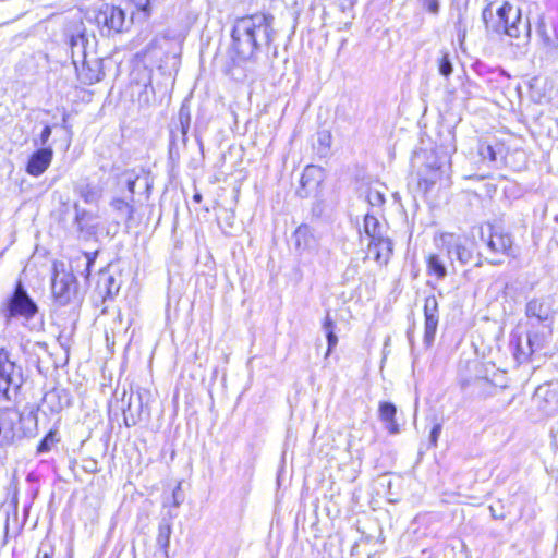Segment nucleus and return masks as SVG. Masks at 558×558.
Returning <instances> with one entry per match:
<instances>
[{"mask_svg":"<svg viewBox=\"0 0 558 558\" xmlns=\"http://www.w3.org/2000/svg\"><path fill=\"white\" fill-rule=\"evenodd\" d=\"M323 181V170L320 167L311 165L307 166L300 179L301 186L303 189H317Z\"/></svg>","mask_w":558,"mask_h":558,"instance_id":"nucleus-28","label":"nucleus"},{"mask_svg":"<svg viewBox=\"0 0 558 558\" xmlns=\"http://www.w3.org/2000/svg\"><path fill=\"white\" fill-rule=\"evenodd\" d=\"M81 68L75 65L80 81L85 85H93L105 76L102 60L100 58L82 59Z\"/></svg>","mask_w":558,"mask_h":558,"instance_id":"nucleus-17","label":"nucleus"},{"mask_svg":"<svg viewBox=\"0 0 558 558\" xmlns=\"http://www.w3.org/2000/svg\"><path fill=\"white\" fill-rule=\"evenodd\" d=\"M75 192L86 204L96 205L102 198L104 189L99 184L83 182L75 187Z\"/></svg>","mask_w":558,"mask_h":558,"instance_id":"nucleus-24","label":"nucleus"},{"mask_svg":"<svg viewBox=\"0 0 558 558\" xmlns=\"http://www.w3.org/2000/svg\"><path fill=\"white\" fill-rule=\"evenodd\" d=\"M59 441L56 430H49L37 446V454H44L51 451L52 447Z\"/></svg>","mask_w":558,"mask_h":558,"instance_id":"nucleus-36","label":"nucleus"},{"mask_svg":"<svg viewBox=\"0 0 558 558\" xmlns=\"http://www.w3.org/2000/svg\"><path fill=\"white\" fill-rule=\"evenodd\" d=\"M322 328H323V330L325 332V336H326V339H327L326 356H328L329 354H331V352L333 351V349L338 344V337L336 335V323L330 317V312L329 311H327V313H326V316H325V319L323 322Z\"/></svg>","mask_w":558,"mask_h":558,"instance_id":"nucleus-30","label":"nucleus"},{"mask_svg":"<svg viewBox=\"0 0 558 558\" xmlns=\"http://www.w3.org/2000/svg\"><path fill=\"white\" fill-rule=\"evenodd\" d=\"M525 340H526V345L529 347V351L521 352L523 359H530L532 354L542 350L545 344V336L538 331L527 332Z\"/></svg>","mask_w":558,"mask_h":558,"instance_id":"nucleus-31","label":"nucleus"},{"mask_svg":"<svg viewBox=\"0 0 558 558\" xmlns=\"http://www.w3.org/2000/svg\"><path fill=\"white\" fill-rule=\"evenodd\" d=\"M132 3L138 13L142 15L143 20H147L151 15V5L150 0H128Z\"/></svg>","mask_w":558,"mask_h":558,"instance_id":"nucleus-37","label":"nucleus"},{"mask_svg":"<svg viewBox=\"0 0 558 558\" xmlns=\"http://www.w3.org/2000/svg\"><path fill=\"white\" fill-rule=\"evenodd\" d=\"M379 417L386 424L389 434L396 435L400 432L399 424L396 421L397 407L389 401L379 403Z\"/></svg>","mask_w":558,"mask_h":558,"instance_id":"nucleus-23","label":"nucleus"},{"mask_svg":"<svg viewBox=\"0 0 558 558\" xmlns=\"http://www.w3.org/2000/svg\"><path fill=\"white\" fill-rule=\"evenodd\" d=\"M120 282L108 271H102L99 275L97 289L104 295V299H113L120 291Z\"/></svg>","mask_w":558,"mask_h":558,"instance_id":"nucleus-25","label":"nucleus"},{"mask_svg":"<svg viewBox=\"0 0 558 558\" xmlns=\"http://www.w3.org/2000/svg\"><path fill=\"white\" fill-rule=\"evenodd\" d=\"M550 314L549 307L542 299H532L526 303L525 315L529 318H535L538 323L548 320Z\"/></svg>","mask_w":558,"mask_h":558,"instance_id":"nucleus-27","label":"nucleus"},{"mask_svg":"<svg viewBox=\"0 0 558 558\" xmlns=\"http://www.w3.org/2000/svg\"><path fill=\"white\" fill-rule=\"evenodd\" d=\"M450 241H445L449 256H454L462 265L472 260L473 251L466 245V241L449 235Z\"/></svg>","mask_w":558,"mask_h":558,"instance_id":"nucleus-22","label":"nucleus"},{"mask_svg":"<svg viewBox=\"0 0 558 558\" xmlns=\"http://www.w3.org/2000/svg\"><path fill=\"white\" fill-rule=\"evenodd\" d=\"M480 154L484 159H488L492 162H495L497 159L496 151L490 145L482 147L480 149Z\"/></svg>","mask_w":558,"mask_h":558,"instance_id":"nucleus-43","label":"nucleus"},{"mask_svg":"<svg viewBox=\"0 0 558 558\" xmlns=\"http://www.w3.org/2000/svg\"><path fill=\"white\" fill-rule=\"evenodd\" d=\"M23 384L22 367L11 361L10 353L0 348V399L11 400Z\"/></svg>","mask_w":558,"mask_h":558,"instance_id":"nucleus-6","label":"nucleus"},{"mask_svg":"<svg viewBox=\"0 0 558 558\" xmlns=\"http://www.w3.org/2000/svg\"><path fill=\"white\" fill-rule=\"evenodd\" d=\"M39 306L29 295L21 279H19L12 292L0 304V316L9 326L13 322L26 325L38 314Z\"/></svg>","mask_w":558,"mask_h":558,"instance_id":"nucleus-3","label":"nucleus"},{"mask_svg":"<svg viewBox=\"0 0 558 558\" xmlns=\"http://www.w3.org/2000/svg\"><path fill=\"white\" fill-rule=\"evenodd\" d=\"M408 338H409V341L411 342L412 341V333H411V331H408Z\"/></svg>","mask_w":558,"mask_h":558,"instance_id":"nucleus-59","label":"nucleus"},{"mask_svg":"<svg viewBox=\"0 0 558 558\" xmlns=\"http://www.w3.org/2000/svg\"><path fill=\"white\" fill-rule=\"evenodd\" d=\"M357 0H343V2L340 4L341 11L345 12L347 9L352 10L355 5Z\"/></svg>","mask_w":558,"mask_h":558,"instance_id":"nucleus-52","label":"nucleus"},{"mask_svg":"<svg viewBox=\"0 0 558 558\" xmlns=\"http://www.w3.org/2000/svg\"><path fill=\"white\" fill-rule=\"evenodd\" d=\"M533 400L545 415H556L558 413V380L538 386Z\"/></svg>","mask_w":558,"mask_h":558,"instance_id":"nucleus-11","label":"nucleus"},{"mask_svg":"<svg viewBox=\"0 0 558 558\" xmlns=\"http://www.w3.org/2000/svg\"><path fill=\"white\" fill-rule=\"evenodd\" d=\"M444 162L438 159L435 154H430L427 157V162L418 173V187L424 192L428 193L438 180L441 179L444 173Z\"/></svg>","mask_w":558,"mask_h":558,"instance_id":"nucleus-14","label":"nucleus"},{"mask_svg":"<svg viewBox=\"0 0 558 558\" xmlns=\"http://www.w3.org/2000/svg\"><path fill=\"white\" fill-rule=\"evenodd\" d=\"M53 157L51 147H40L35 150L26 165V172L32 177H39L50 166Z\"/></svg>","mask_w":558,"mask_h":558,"instance_id":"nucleus-18","label":"nucleus"},{"mask_svg":"<svg viewBox=\"0 0 558 558\" xmlns=\"http://www.w3.org/2000/svg\"><path fill=\"white\" fill-rule=\"evenodd\" d=\"M438 72L445 78H448L453 72V65L449 52L440 51V57L437 59Z\"/></svg>","mask_w":558,"mask_h":558,"instance_id":"nucleus-35","label":"nucleus"},{"mask_svg":"<svg viewBox=\"0 0 558 558\" xmlns=\"http://www.w3.org/2000/svg\"><path fill=\"white\" fill-rule=\"evenodd\" d=\"M191 126V108L187 100H184L179 109L178 117L170 125V129L180 133V143L183 147L187 143V133Z\"/></svg>","mask_w":558,"mask_h":558,"instance_id":"nucleus-20","label":"nucleus"},{"mask_svg":"<svg viewBox=\"0 0 558 558\" xmlns=\"http://www.w3.org/2000/svg\"><path fill=\"white\" fill-rule=\"evenodd\" d=\"M357 272V266L356 265H349L347 270L343 274V277L345 280H348L351 277H354V275Z\"/></svg>","mask_w":558,"mask_h":558,"instance_id":"nucleus-50","label":"nucleus"},{"mask_svg":"<svg viewBox=\"0 0 558 558\" xmlns=\"http://www.w3.org/2000/svg\"><path fill=\"white\" fill-rule=\"evenodd\" d=\"M462 20H463L462 15L460 14L459 19H458V22L456 24V28H457V32H458V38L459 39H464L465 35H466V27H465V25H463Z\"/></svg>","mask_w":558,"mask_h":558,"instance_id":"nucleus-48","label":"nucleus"},{"mask_svg":"<svg viewBox=\"0 0 558 558\" xmlns=\"http://www.w3.org/2000/svg\"><path fill=\"white\" fill-rule=\"evenodd\" d=\"M51 133H52L51 126L45 125L44 129L41 130L38 138H34L35 146L47 147L46 144L49 141Z\"/></svg>","mask_w":558,"mask_h":558,"instance_id":"nucleus-41","label":"nucleus"},{"mask_svg":"<svg viewBox=\"0 0 558 558\" xmlns=\"http://www.w3.org/2000/svg\"><path fill=\"white\" fill-rule=\"evenodd\" d=\"M96 465H97L96 461H90L89 465L85 466V470L88 471V472L94 473V472L97 471Z\"/></svg>","mask_w":558,"mask_h":558,"instance_id":"nucleus-54","label":"nucleus"},{"mask_svg":"<svg viewBox=\"0 0 558 558\" xmlns=\"http://www.w3.org/2000/svg\"><path fill=\"white\" fill-rule=\"evenodd\" d=\"M172 533V524L169 519L163 518L158 525L157 546L161 549L166 557L169 556L170 537Z\"/></svg>","mask_w":558,"mask_h":558,"instance_id":"nucleus-29","label":"nucleus"},{"mask_svg":"<svg viewBox=\"0 0 558 558\" xmlns=\"http://www.w3.org/2000/svg\"><path fill=\"white\" fill-rule=\"evenodd\" d=\"M481 239L485 242L486 247L490 253L495 255L501 254L508 257H515L513 238L502 228L488 225L487 236H485V232L482 230Z\"/></svg>","mask_w":558,"mask_h":558,"instance_id":"nucleus-7","label":"nucleus"},{"mask_svg":"<svg viewBox=\"0 0 558 558\" xmlns=\"http://www.w3.org/2000/svg\"><path fill=\"white\" fill-rule=\"evenodd\" d=\"M482 20L488 35H507L510 38L530 40V19H523L521 9L508 1L496 10H494V3L487 4L482 11Z\"/></svg>","mask_w":558,"mask_h":558,"instance_id":"nucleus-2","label":"nucleus"},{"mask_svg":"<svg viewBox=\"0 0 558 558\" xmlns=\"http://www.w3.org/2000/svg\"><path fill=\"white\" fill-rule=\"evenodd\" d=\"M318 141H319V143L322 145L329 146V144H330V134L329 133H322V134H319Z\"/></svg>","mask_w":558,"mask_h":558,"instance_id":"nucleus-53","label":"nucleus"},{"mask_svg":"<svg viewBox=\"0 0 558 558\" xmlns=\"http://www.w3.org/2000/svg\"><path fill=\"white\" fill-rule=\"evenodd\" d=\"M441 429H442V426H441L440 423H436L432 427V430L429 433V442H430L432 446H436L437 445V441H438V438L440 436Z\"/></svg>","mask_w":558,"mask_h":558,"instance_id":"nucleus-44","label":"nucleus"},{"mask_svg":"<svg viewBox=\"0 0 558 558\" xmlns=\"http://www.w3.org/2000/svg\"><path fill=\"white\" fill-rule=\"evenodd\" d=\"M295 247L300 251L313 250L317 245L316 238L307 225H301L294 234Z\"/></svg>","mask_w":558,"mask_h":558,"instance_id":"nucleus-26","label":"nucleus"},{"mask_svg":"<svg viewBox=\"0 0 558 558\" xmlns=\"http://www.w3.org/2000/svg\"><path fill=\"white\" fill-rule=\"evenodd\" d=\"M427 272L429 275H435L439 280L444 279L447 276V267L439 255L430 254L428 256Z\"/></svg>","mask_w":558,"mask_h":558,"instance_id":"nucleus-32","label":"nucleus"},{"mask_svg":"<svg viewBox=\"0 0 558 558\" xmlns=\"http://www.w3.org/2000/svg\"><path fill=\"white\" fill-rule=\"evenodd\" d=\"M54 547L49 542H41L35 558H53Z\"/></svg>","mask_w":558,"mask_h":558,"instance_id":"nucleus-38","label":"nucleus"},{"mask_svg":"<svg viewBox=\"0 0 558 558\" xmlns=\"http://www.w3.org/2000/svg\"><path fill=\"white\" fill-rule=\"evenodd\" d=\"M15 415L7 409H0V447L9 446L15 437Z\"/></svg>","mask_w":558,"mask_h":558,"instance_id":"nucleus-21","label":"nucleus"},{"mask_svg":"<svg viewBox=\"0 0 558 558\" xmlns=\"http://www.w3.org/2000/svg\"><path fill=\"white\" fill-rule=\"evenodd\" d=\"M123 421L126 427L135 426L144 418L149 417V411L144 409L143 398L140 392L128 393L124 391L122 396Z\"/></svg>","mask_w":558,"mask_h":558,"instance_id":"nucleus-8","label":"nucleus"},{"mask_svg":"<svg viewBox=\"0 0 558 558\" xmlns=\"http://www.w3.org/2000/svg\"><path fill=\"white\" fill-rule=\"evenodd\" d=\"M38 345L43 347V348H46L47 344L46 343H38Z\"/></svg>","mask_w":558,"mask_h":558,"instance_id":"nucleus-60","label":"nucleus"},{"mask_svg":"<svg viewBox=\"0 0 558 558\" xmlns=\"http://www.w3.org/2000/svg\"><path fill=\"white\" fill-rule=\"evenodd\" d=\"M75 228L77 239L89 240L97 234V215L90 210L83 208L77 202L73 204Z\"/></svg>","mask_w":558,"mask_h":558,"instance_id":"nucleus-10","label":"nucleus"},{"mask_svg":"<svg viewBox=\"0 0 558 558\" xmlns=\"http://www.w3.org/2000/svg\"><path fill=\"white\" fill-rule=\"evenodd\" d=\"M109 206L114 214L116 217V223L119 225L120 222H123L129 227L130 222L133 220L135 207L133 205V202L129 198H122V197H112V199L109 203Z\"/></svg>","mask_w":558,"mask_h":558,"instance_id":"nucleus-19","label":"nucleus"},{"mask_svg":"<svg viewBox=\"0 0 558 558\" xmlns=\"http://www.w3.org/2000/svg\"><path fill=\"white\" fill-rule=\"evenodd\" d=\"M475 266H477V267L482 266V262H477V263L475 264Z\"/></svg>","mask_w":558,"mask_h":558,"instance_id":"nucleus-61","label":"nucleus"},{"mask_svg":"<svg viewBox=\"0 0 558 558\" xmlns=\"http://www.w3.org/2000/svg\"><path fill=\"white\" fill-rule=\"evenodd\" d=\"M477 388L484 389L486 387L493 388L487 378H477L474 383Z\"/></svg>","mask_w":558,"mask_h":558,"instance_id":"nucleus-51","label":"nucleus"},{"mask_svg":"<svg viewBox=\"0 0 558 558\" xmlns=\"http://www.w3.org/2000/svg\"><path fill=\"white\" fill-rule=\"evenodd\" d=\"M51 292L54 302L59 306H66L80 301L78 282L71 270H66L64 265H53V276L51 279Z\"/></svg>","mask_w":558,"mask_h":558,"instance_id":"nucleus-5","label":"nucleus"},{"mask_svg":"<svg viewBox=\"0 0 558 558\" xmlns=\"http://www.w3.org/2000/svg\"><path fill=\"white\" fill-rule=\"evenodd\" d=\"M424 344L429 348L435 340L437 326L439 322L438 301L435 295H429L424 302Z\"/></svg>","mask_w":558,"mask_h":558,"instance_id":"nucleus-13","label":"nucleus"},{"mask_svg":"<svg viewBox=\"0 0 558 558\" xmlns=\"http://www.w3.org/2000/svg\"><path fill=\"white\" fill-rule=\"evenodd\" d=\"M486 262L490 265H500L502 263V260L500 259H495V258H492V259H486Z\"/></svg>","mask_w":558,"mask_h":558,"instance_id":"nucleus-56","label":"nucleus"},{"mask_svg":"<svg viewBox=\"0 0 558 558\" xmlns=\"http://www.w3.org/2000/svg\"><path fill=\"white\" fill-rule=\"evenodd\" d=\"M171 498H172V505L174 507H179L183 500H184V494L182 492V488H181V483H179L173 492H172V495H171Z\"/></svg>","mask_w":558,"mask_h":558,"instance_id":"nucleus-42","label":"nucleus"},{"mask_svg":"<svg viewBox=\"0 0 558 558\" xmlns=\"http://www.w3.org/2000/svg\"><path fill=\"white\" fill-rule=\"evenodd\" d=\"M136 181H137V178L129 177L126 179V187H128V191H129V194H130L129 198L131 199V202H134V193H135Z\"/></svg>","mask_w":558,"mask_h":558,"instance_id":"nucleus-47","label":"nucleus"},{"mask_svg":"<svg viewBox=\"0 0 558 558\" xmlns=\"http://www.w3.org/2000/svg\"><path fill=\"white\" fill-rule=\"evenodd\" d=\"M422 8L425 9L432 15H438L440 11L439 0H418Z\"/></svg>","mask_w":558,"mask_h":558,"instance_id":"nucleus-40","label":"nucleus"},{"mask_svg":"<svg viewBox=\"0 0 558 558\" xmlns=\"http://www.w3.org/2000/svg\"><path fill=\"white\" fill-rule=\"evenodd\" d=\"M372 250H376L375 259L377 262L384 260L385 263L389 259L385 257L386 250L385 245H372Z\"/></svg>","mask_w":558,"mask_h":558,"instance_id":"nucleus-46","label":"nucleus"},{"mask_svg":"<svg viewBox=\"0 0 558 558\" xmlns=\"http://www.w3.org/2000/svg\"><path fill=\"white\" fill-rule=\"evenodd\" d=\"M65 37L71 48V54L74 65L80 61L78 59H86V46L88 38L85 34V26L82 21H75L68 25L65 29Z\"/></svg>","mask_w":558,"mask_h":558,"instance_id":"nucleus-9","label":"nucleus"},{"mask_svg":"<svg viewBox=\"0 0 558 558\" xmlns=\"http://www.w3.org/2000/svg\"><path fill=\"white\" fill-rule=\"evenodd\" d=\"M274 15L255 13L236 17L231 29L230 58L235 65L256 63L275 37Z\"/></svg>","mask_w":558,"mask_h":558,"instance_id":"nucleus-1","label":"nucleus"},{"mask_svg":"<svg viewBox=\"0 0 558 558\" xmlns=\"http://www.w3.org/2000/svg\"><path fill=\"white\" fill-rule=\"evenodd\" d=\"M71 405V397L63 388H53L47 391L41 400L40 409L44 413H60L64 408Z\"/></svg>","mask_w":558,"mask_h":558,"instance_id":"nucleus-16","label":"nucleus"},{"mask_svg":"<svg viewBox=\"0 0 558 558\" xmlns=\"http://www.w3.org/2000/svg\"><path fill=\"white\" fill-rule=\"evenodd\" d=\"M366 201L371 207L380 208L386 202L385 192L377 186H369L367 189Z\"/></svg>","mask_w":558,"mask_h":558,"instance_id":"nucleus-34","label":"nucleus"},{"mask_svg":"<svg viewBox=\"0 0 558 558\" xmlns=\"http://www.w3.org/2000/svg\"><path fill=\"white\" fill-rule=\"evenodd\" d=\"M196 141L198 142L199 145H202V140L201 137L198 136L197 132L195 131V134H194Z\"/></svg>","mask_w":558,"mask_h":558,"instance_id":"nucleus-58","label":"nucleus"},{"mask_svg":"<svg viewBox=\"0 0 558 558\" xmlns=\"http://www.w3.org/2000/svg\"><path fill=\"white\" fill-rule=\"evenodd\" d=\"M489 510H490V512H492V515H493L495 519H504V518H505V515H504L502 513L497 514V511H495V509H494V507H493V506H490V507H489Z\"/></svg>","mask_w":558,"mask_h":558,"instance_id":"nucleus-55","label":"nucleus"},{"mask_svg":"<svg viewBox=\"0 0 558 558\" xmlns=\"http://www.w3.org/2000/svg\"><path fill=\"white\" fill-rule=\"evenodd\" d=\"M86 256V259H85V269H84V276L86 278H88L89 274H90V267L94 265L95 263V256H92L90 254H85Z\"/></svg>","mask_w":558,"mask_h":558,"instance_id":"nucleus-49","label":"nucleus"},{"mask_svg":"<svg viewBox=\"0 0 558 558\" xmlns=\"http://www.w3.org/2000/svg\"><path fill=\"white\" fill-rule=\"evenodd\" d=\"M149 93L154 94V88L150 83L144 85L143 92L140 94L138 100L141 102H149Z\"/></svg>","mask_w":558,"mask_h":558,"instance_id":"nucleus-45","label":"nucleus"},{"mask_svg":"<svg viewBox=\"0 0 558 558\" xmlns=\"http://www.w3.org/2000/svg\"><path fill=\"white\" fill-rule=\"evenodd\" d=\"M132 11L130 14L119 5L104 3L94 12V22L100 33L106 36L128 31L133 24Z\"/></svg>","mask_w":558,"mask_h":558,"instance_id":"nucleus-4","label":"nucleus"},{"mask_svg":"<svg viewBox=\"0 0 558 558\" xmlns=\"http://www.w3.org/2000/svg\"><path fill=\"white\" fill-rule=\"evenodd\" d=\"M363 231L369 238L368 248L372 250V245H385V257L389 258L392 254V241L383 234L377 217L367 213L364 216Z\"/></svg>","mask_w":558,"mask_h":558,"instance_id":"nucleus-12","label":"nucleus"},{"mask_svg":"<svg viewBox=\"0 0 558 558\" xmlns=\"http://www.w3.org/2000/svg\"><path fill=\"white\" fill-rule=\"evenodd\" d=\"M202 194L201 193H195L194 196H193V201L195 203H201L202 202Z\"/></svg>","mask_w":558,"mask_h":558,"instance_id":"nucleus-57","label":"nucleus"},{"mask_svg":"<svg viewBox=\"0 0 558 558\" xmlns=\"http://www.w3.org/2000/svg\"><path fill=\"white\" fill-rule=\"evenodd\" d=\"M536 33L548 51L558 49V27L555 22L543 14L537 16Z\"/></svg>","mask_w":558,"mask_h":558,"instance_id":"nucleus-15","label":"nucleus"},{"mask_svg":"<svg viewBox=\"0 0 558 558\" xmlns=\"http://www.w3.org/2000/svg\"><path fill=\"white\" fill-rule=\"evenodd\" d=\"M184 148L180 143V133L177 130L170 129L169 140V158L172 161L180 159V150Z\"/></svg>","mask_w":558,"mask_h":558,"instance_id":"nucleus-33","label":"nucleus"},{"mask_svg":"<svg viewBox=\"0 0 558 558\" xmlns=\"http://www.w3.org/2000/svg\"><path fill=\"white\" fill-rule=\"evenodd\" d=\"M527 352L529 347L526 345V340L523 342L522 339L519 337L515 341V348H514V357L519 363H525L530 359H523L521 352Z\"/></svg>","mask_w":558,"mask_h":558,"instance_id":"nucleus-39","label":"nucleus"}]
</instances>
